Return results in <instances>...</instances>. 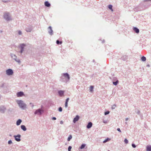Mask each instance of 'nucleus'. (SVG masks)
I'll return each instance as SVG.
<instances>
[{
    "label": "nucleus",
    "instance_id": "nucleus-7",
    "mask_svg": "<svg viewBox=\"0 0 151 151\" xmlns=\"http://www.w3.org/2000/svg\"><path fill=\"white\" fill-rule=\"evenodd\" d=\"M79 119V116H76V117L74 118L73 119V122L75 123Z\"/></svg>",
    "mask_w": 151,
    "mask_h": 151
},
{
    "label": "nucleus",
    "instance_id": "nucleus-12",
    "mask_svg": "<svg viewBox=\"0 0 151 151\" xmlns=\"http://www.w3.org/2000/svg\"><path fill=\"white\" fill-rule=\"evenodd\" d=\"M25 45L24 44H22L21 45V53H22L23 51V49L24 48V47H25Z\"/></svg>",
    "mask_w": 151,
    "mask_h": 151
},
{
    "label": "nucleus",
    "instance_id": "nucleus-16",
    "mask_svg": "<svg viewBox=\"0 0 151 151\" xmlns=\"http://www.w3.org/2000/svg\"><path fill=\"white\" fill-rule=\"evenodd\" d=\"M45 6H46L49 7L50 6V4L48 3V1H45Z\"/></svg>",
    "mask_w": 151,
    "mask_h": 151
},
{
    "label": "nucleus",
    "instance_id": "nucleus-8",
    "mask_svg": "<svg viewBox=\"0 0 151 151\" xmlns=\"http://www.w3.org/2000/svg\"><path fill=\"white\" fill-rule=\"evenodd\" d=\"M63 76H64L65 78H67V79H68V80H69V79L70 78V77H69V75L67 73H63Z\"/></svg>",
    "mask_w": 151,
    "mask_h": 151
},
{
    "label": "nucleus",
    "instance_id": "nucleus-30",
    "mask_svg": "<svg viewBox=\"0 0 151 151\" xmlns=\"http://www.w3.org/2000/svg\"><path fill=\"white\" fill-rule=\"evenodd\" d=\"M65 107H67V106H68V102H65Z\"/></svg>",
    "mask_w": 151,
    "mask_h": 151
},
{
    "label": "nucleus",
    "instance_id": "nucleus-14",
    "mask_svg": "<svg viewBox=\"0 0 151 151\" xmlns=\"http://www.w3.org/2000/svg\"><path fill=\"white\" fill-rule=\"evenodd\" d=\"M21 129L23 130L24 131H25L27 130L26 127L24 125H21Z\"/></svg>",
    "mask_w": 151,
    "mask_h": 151
},
{
    "label": "nucleus",
    "instance_id": "nucleus-15",
    "mask_svg": "<svg viewBox=\"0 0 151 151\" xmlns=\"http://www.w3.org/2000/svg\"><path fill=\"white\" fill-rule=\"evenodd\" d=\"M48 29H50V30H49V32H49V34H50L51 35H52V30L51 29V27H50V26L49 27H48Z\"/></svg>",
    "mask_w": 151,
    "mask_h": 151
},
{
    "label": "nucleus",
    "instance_id": "nucleus-2",
    "mask_svg": "<svg viewBox=\"0 0 151 151\" xmlns=\"http://www.w3.org/2000/svg\"><path fill=\"white\" fill-rule=\"evenodd\" d=\"M4 19H5L6 21H9L12 20L11 16L10 15V14L8 12H5L3 15Z\"/></svg>",
    "mask_w": 151,
    "mask_h": 151
},
{
    "label": "nucleus",
    "instance_id": "nucleus-18",
    "mask_svg": "<svg viewBox=\"0 0 151 151\" xmlns=\"http://www.w3.org/2000/svg\"><path fill=\"white\" fill-rule=\"evenodd\" d=\"M111 140V139H109L108 138H107L106 139L104 140V141L103 142V143H105L106 142L110 141Z\"/></svg>",
    "mask_w": 151,
    "mask_h": 151
},
{
    "label": "nucleus",
    "instance_id": "nucleus-11",
    "mask_svg": "<svg viewBox=\"0 0 151 151\" xmlns=\"http://www.w3.org/2000/svg\"><path fill=\"white\" fill-rule=\"evenodd\" d=\"M133 30H134V32H136V33H139V29L137 28L136 27H134L133 28Z\"/></svg>",
    "mask_w": 151,
    "mask_h": 151
},
{
    "label": "nucleus",
    "instance_id": "nucleus-5",
    "mask_svg": "<svg viewBox=\"0 0 151 151\" xmlns=\"http://www.w3.org/2000/svg\"><path fill=\"white\" fill-rule=\"evenodd\" d=\"M20 135H18L17 136H14V137L15 138V140L17 142H19L20 141V139L19 138H20Z\"/></svg>",
    "mask_w": 151,
    "mask_h": 151
},
{
    "label": "nucleus",
    "instance_id": "nucleus-36",
    "mask_svg": "<svg viewBox=\"0 0 151 151\" xmlns=\"http://www.w3.org/2000/svg\"><path fill=\"white\" fill-rule=\"evenodd\" d=\"M117 130L118 131L121 132V130H120V129L119 128H118L117 129Z\"/></svg>",
    "mask_w": 151,
    "mask_h": 151
},
{
    "label": "nucleus",
    "instance_id": "nucleus-6",
    "mask_svg": "<svg viewBox=\"0 0 151 151\" xmlns=\"http://www.w3.org/2000/svg\"><path fill=\"white\" fill-rule=\"evenodd\" d=\"M23 95V93L22 92H18V93L17 94V97H20L22 96Z\"/></svg>",
    "mask_w": 151,
    "mask_h": 151
},
{
    "label": "nucleus",
    "instance_id": "nucleus-21",
    "mask_svg": "<svg viewBox=\"0 0 151 151\" xmlns=\"http://www.w3.org/2000/svg\"><path fill=\"white\" fill-rule=\"evenodd\" d=\"M85 146V144H83L82 145H81V147H80V149H83L84 148Z\"/></svg>",
    "mask_w": 151,
    "mask_h": 151
},
{
    "label": "nucleus",
    "instance_id": "nucleus-9",
    "mask_svg": "<svg viewBox=\"0 0 151 151\" xmlns=\"http://www.w3.org/2000/svg\"><path fill=\"white\" fill-rule=\"evenodd\" d=\"M58 93L59 94L60 96H63V93H64L63 91H58Z\"/></svg>",
    "mask_w": 151,
    "mask_h": 151
},
{
    "label": "nucleus",
    "instance_id": "nucleus-24",
    "mask_svg": "<svg viewBox=\"0 0 151 151\" xmlns=\"http://www.w3.org/2000/svg\"><path fill=\"white\" fill-rule=\"evenodd\" d=\"M72 138V136L71 135H70L69 136V137L68 138V139H67V140L68 141H69L70 140V139Z\"/></svg>",
    "mask_w": 151,
    "mask_h": 151
},
{
    "label": "nucleus",
    "instance_id": "nucleus-28",
    "mask_svg": "<svg viewBox=\"0 0 151 151\" xmlns=\"http://www.w3.org/2000/svg\"><path fill=\"white\" fill-rule=\"evenodd\" d=\"M109 113V111H107L105 112V115H106L107 114H108Z\"/></svg>",
    "mask_w": 151,
    "mask_h": 151
},
{
    "label": "nucleus",
    "instance_id": "nucleus-33",
    "mask_svg": "<svg viewBox=\"0 0 151 151\" xmlns=\"http://www.w3.org/2000/svg\"><path fill=\"white\" fill-rule=\"evenodd\" d=\"M116 107V105H114L112 106V109H114Z\"/></svg>",
    "mask_w": 151,
    "mask_h": 151
},
{
    "label": "nucleus",
    "instance_id": "nucleus-39",
    "mask_svg": "<svg viewBox=\"0 0 151 151\" xmlns=\"http://www.w3.org/2000/svg\"><path fill=\"white\" fill-rule=\"evenodd\" d=\"M63 121H61L60 122V124H63Z\"/></svg>",
    "mask_w": 151,
    "mask_h": 151
},
{
    "label": "nucleus",
    "instance_id": "nucleus-38",
    "mask_svg": "<svg viewBox=\"0 0 151 151\" xmlns=\"http://www.w3.org/2000/svg\"><path fill=\"white\" fill-rule=\"evenodd\" d=\"M68 100H69V98H67L66 99V101H65V102H68Z\"/></svg>",
    "mask_w": 151,
    "mask_h": 151
},
{
    "label": "nucleus",
    "instance_id": "nucleus-23",
    "mask_svg": "<svg viewBox=\"0 0 151 151\" xmlns=\"http://www.w3.org/2000/svg\"><path fill=\"white\" fill-rule=\"evenodd\" d=\"M108 8L110 9L111 10V11H113V9H112V6L111 5H109L108 6Z\"/></svg>",
    "mask_w": 151,
    "mask_h": 151
},
{
    "label": "nucleus",
    "instance_id": "nucleus-29",
    "mask_svg": "<svg viewBox=\"0 0 151 151\" xmlns=\"http://www.w3.org/2000/svg\"><path fill=\"white\" fill-rule=\"evenodd\" d=\"M71 149V146H69V147H68V151H70V150Z\"/></svg>",
    "mask_w": 151,
    "mask_h": 151
},
{
    "label": "nucleus",
    "instance_id": "nucleus-10",
    "mask_svg": "<svg viewBox=\"0 0 151 151\" xmlns=\"http://www.w3.org/2000/svg\"><path fill=\"white\" fill-rule=\"evenodd\" d=\"M92 123L90 122L88 123V125L87 126V128L88 129H89L92 127Z\"/></svg>",
    "mask_w": 151,
    "mask_h": 151
},
{
    "label": "nucleus",
    "instance_id": "nucleus-32",
    "mask_svg": "<svg viewBox=\"0 0 151 151\" xmlns=\"http://www.w3.org/2000/svg\"><path fill=\"white\" fill-rule=\"evenodd\" d=\"M12 143V142L11 140H9V142H8V144H11Z\"/></svg>",
    "mask_w": 151,
    "mask_h": 151
},
{
    "label": "nucleus",
    "instance_id": "nucleus-22",
    "mask_svg": "<svg viewBox=\"0 0 151 151\" xmlns=\"http://www.w3.org/2000/svg\"><path fill=\"white\" fill-rule=\"evenodd\" d=\"M56 43H57V44L58 45V44H61L62 43V42L59 41L58 40H57V41H56Z\"/></svg>",
    "mask_w": 151,
    "mask_h": 151
},
{
    "label": "nucleus",
    "instance_id": "nucleus-19",
    "mask_svg": "<svg viewBox=\"0 0 151 151\" xmlns=\"http://www.w3.org/2000/svg\"><path fill=\"white\" fill-rule=\"evenodd\" d=\"M141 60L142 61H145L146 60V59L145 57L143 56L141 58Z\"/></svg>",
    "mask_w": 151,
    "mask_h": 151
},
{
    "label": "nucleus",
    "instance_id": "nucleus-17",
    "mask_svg": "<svg viewBox=\"0 0 151 151\" xmlns=\"http://www.w3.org/2000/svg\"><path fill=\"white\" fill-rule=\"evenodd\" d=\"M21 122V120L20 119H18V120L16 122V124L17 125H19L20 124Z\"/></svg>",
    "mask_w": 151,
    "mask_h": 151
},
{
    "label": "nucleus",
    "instance_id": "nucleus-42",
    "mask_svg": "<svg viewBox=\"0 0 151 151\" xmlns=\"http://www.w3.org/2000/svg\"><path fill=\"white\" fill-rule=\"evenodd\" d=\"M108 151H109V150H108Z\"/></svg>",
    "mask_w": 151,
    "mask_h": 151
},
{
    "label": "nucleus",
    "instance_id": "nucleus-31",
    "mask_svg": "<svg viewBox=\"0 0 151 151\" xmlns=\"http://www.w3.org/2000/svg\"><path fill=\"white\" fill-rule=\"evenodd\" d=\"M59 111L60 112L62 111V108L61 107H60L59 108Z\"/></svg>",
    "mask_w": 151,
    "mask_h": 151
},
{
    "label": "nucleus",
    "instance_id": "nucleus-1",
    "mask_svg": "<svg viewBox=\"0 0 151 151\" xmlns=\"http://www.w3.org/2000/svg\"><path fill=\"white\" fill-rule=\"evenodd\" d=\"M17 104L19 105V107L21 108L24 109L26 107V104L23 103V101L22 100H18L17 101Z\"/></svg>",
    "mask_w": 151,
    "mask_h": 151
},
{
    "label": "nucleus",
    "instance_id": "nucleus-40",
    "mask_svg": "<svg viewBox=\"0 0 151 151\" xmlns=\"http://www.w3.org/2000/svg\"><path fill=\"white\" fill-rule=\"evenodd\" d=\"M16 60L17 62H18L19 63H20V60H18V61H17L16 60Z\"/></svg>",
    "mask_w": 151,
    "mask_h": 151
},
{
    "label": "nucleus",
    "instance_id": "nucleus-13",
    "mask_svg": "<svg viewBox=\"0 0 151 151\" xmlns=\"http://www.w3.org/2000/svg\"><path fill=\"white\" fill-rule=\"evenodd\" d=\"M146 151H151V146L150 145H148L146 147Z\"/></svg>",
    "mask_w": 151,
    "mask_h": 151
},
{
    "label": "nucleus",
    "instance_id": "nucleus-26",
    "mask_svg": "<svg viewBox=\"0 0 151 151\" xmlns=\"http://www.w3.org/2000/svg\"><path fill=\"white\" fill-rule=\"evenodd\" d=\"M118 81H116V82H113V84H114L115 85H117V84L118 83Z\"/></svg>",
    "mask_w": 151,
    "mask_h": 151
},
{
    "label": "nucleus",
    "instance_id": "nucleus-34",
    "mask_svg": "<svg viewBox=\"0 0 151 151\" xmlns=\"http://www.w3.org/2000/svg\"><path fill=\"white\" fill-rule=\"evenodd\" d=\"M132 147H133V148H135L136 147V146H135V145L134 144H132Z\"/></svg>",
    "mask_w": 151,
    "mask_h": 151
},
{
    "label": "nucleus",
    "instance_id": "nucleus-3",
    "mask_svg": "<svg viewBox=\"0 0 151 151\" xmlns=\"http://www.w3.org/2000/svg\"><path fill=\"white\" fill-rule=\"evenodd\" d=\"M6 73L8 75H12L13 74V71L11 69H9L6 71Z\"/></svg>",
    "mask_w": 151,
    "mask_h": 151
},
{
    "label": "nucleus",
    "instance_id": "nucleus-4",
    "mask_svg": "<svg viewBox=\"0 0 151 151\" xmlns=\"http://www.w3.org/2000/svg\"><path fill=\"white\" fill-rule=\"evenodd\" d=\"M42 110L40 109H39L38 110H36V111L35 112V114H37L38 115H40L42 114Z\"/></svg>",
    "mask_w": 151,
    "mask_h": 151
},
{
    "label": "nucleus",
    "instance_id": "nucleus-25",
    "mask_svg": "<svg viewBox=\"0 0 151 151\" xmlns=\"http://www.w3.org/2000/svg\"><path fill=\"white\" fill-rule=\"evenodd\" d=\"M26 31L27 32H30L31 31V29L30 28H27L26 29Z\"/></svg>",
    "mask_w": 151,
    "mask_h": 151
},
{
    "label": "nucleus",
    "instance_id": "nucleus-41",
    "mask_svg": "<svg viewBox=\"0 0 151 151\" xmlns=\"http://www.w3.org/2000/svg\"><path fill=\"white\" fill-rule=\"evenodd\" d=\"M128 120V119L127 118L126 119V120Z\"/></svg>",
    "mask_w": 151,
    "mask_h": 151
},
{
    "label": "nucleus",
    "instance_id": "nucleus-37",
    "mask_svg": "<svg viewBox=\"0 0 151 151\" xmlns=\"http://www.w3.org/2000/svg\"><path fill=\"white\" fill-rule=\"evenodd\" d=\"M18 34L19 35H21V31H18Z\"/></svg>",
    "mask_w": 151,
    "mask_h": 151
},
{
    "label": "nucleus",
    "instance_id": "nucleus-35",
    "mask_svg": "<svg viewBox=\"0 0 151 151\" xmlns=\"http://www.w3.org/2000/svg\"><path fill=\"white\" fill-rule=\"evenodd\" d=\"M52 120H56V118L55 117H52Z\"/></svg>",
    "mask_w": 151,
    "mask_h": 151
},
{
    "label": "nucleus",
    "instance_id": "nucleus-27",
    "mask_svg": "<svg viewBox=\"0 0 151 151\" xmlns=\"http://www.w3.org/2000/svg\"><path fill=\"white\" fill-rule=\"evenodd\" d=\"M124 142L126 144H127L128 143V141L127 139H124Z\"/></svg>",
    "mask_w": 151,
    "mask_h": 151
},
{
    "label": "nucleus",
    "instance_id": "nucleus-20",
    "mask_svg": "<svg viewBox=\"0 0 151 151\" xmlns=\"http://www.w3.org/2000/svg\"><path fill=\"white\" fill-rule=\"evenodd\" d=\"M93 86H91L90 87V91H91V92H93Z\"/></svg>",
    "mask_w": 151,
    "mask_h": 151
}]
</instances>
